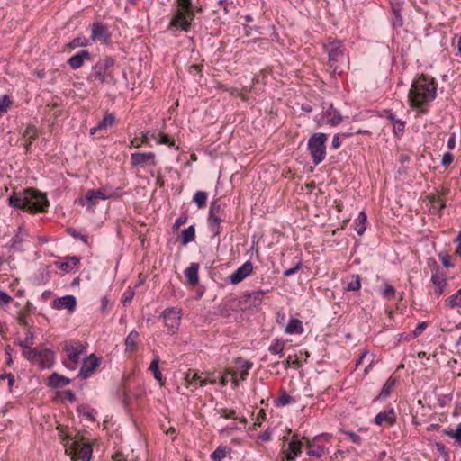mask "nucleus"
<instances>
[{"label": "nucleus", "instance_id": "obj_1", "mask_svg": "<svg viewBox=\"0 0 461 461\" xmlns=\"http://www.w3.org/2000/svg\"><path fill=\"white\" fill-rule=\"evenodd\" d=\"M437 89L438 83L433 77L423 73L417 75L408 93L410 107L420 114H427L437 97Z\"/></svg>", "mask_w": 461, "mask_h": 461}, {"label": "nucleus", "instance_id": "obj_2", "mask_svg": "<svg viewBox=\"0 0 461 461\" xmlns=\"http://www.w3.org/2000/svg\"><path fill=\"white\" fill-rule=\"evenodd\" d=\"M10 206L30 213L46 212L50 202L45 193L32 187L14 191L8 198Z\"/></svg>", "mask_w": 461, "mask_h": 461}, {"label": "nucleus", "instance_id": "obj_3", "mask_svg": "<svg viewBox=\"0 0 461 461\" xmlns=\"http://www.w3.org/2000/svg\"><path fill=\"white\" fill-rule=\"evenodd\" d=\"M57 429L67 454L71 455L73 459L91 460L93 447L90 443L84 442L82 438H72L71 435L65 433L66 429L61 425L58 426Z\"/></svg>", "mask_w": 461, "mask_h": 461}, {"label": "nucleus", "instance_id": "obj_4", "mask_svg": "<svg viewBox=\"0 0 461 461\" xmlns=\"http://www.w3.org/2000/svg\"><path fill=\"white\" fill-rule=\"evenodd\" d=\"M229 219L230 214L225 206H222L218 200L212 201L209 208L207 225L213 238L220 236L223 230L222 224L227 222Z\"/></svg>", "mask_w": 461, "mask_h": 461}, {"label": "nucleus", "instance_id": "obj_5", "mask_svg": "<svg viewBox=\"0 0 461 461\" xmlns=\"http://www.w3.org/2000/svg\"><path fill=\"white\" fill-rule=\"evenodd\" d=\"M194 19V7L192 0H176V12L170 21V26L188 29Z\"/></svg>", "mask_w": 461, "mask_h": 461}, {"label": "nucleus", "instance_id": "obj_6", "mask_svg": "<svg viewBox=\"0 0 461 461\" xmlns=\"http://www.w3.org/2000/svg\"><path fill=\"white\" fill-rule=\"evenodd\" d=\"M23 356L32 364L38 366L40 368H50L55 362V353L45 348H29L23 346Z\"/></svg>", "mask_w": 461, "mask_h": 461}, {"label": "nucleus", "instance_id": "obj_7", "mask_svg": "<svg viewBox=\"0 0 461 461\" xmlns=\"http://www.w3.org/2000/svg\"><path fill=\"white\" fill-rule=\"evenodd\" d=\"M62 350L65 353L62 364L65 367L75 370L82 357L86 353V347L79 340L70 339L65 341Z\"/></svg>", "mask_w": 461, "mask_h": 461}, {"label": "nucleus", "instance_id": "obj_8", "mask_svg": "<svg viewBox=\"0 0 461 461\" xmlns=\"http://www.w3.org/2000/svg\"><path fill=\"white\" fill-rule=\"evenodd\" d=\"M325 48L329 54L330 68L333 69L334 73L340 74L343 67L348 64V58L345 54L342 42L339 41H329Z\"/></svg>", "mask_w": 461, "mask_h": 461}, {"label": "nucleus", "instance_id": "obj_9", "mask_svg": "<svg viewBox=\"0 0 461 461\" xmlns=\"http://www.w3.org/2000/svg\"><path fill=\"white\" fill-rule=\"evenodd\" d=\"M327 140V134L322 132L314 133L308 140L307 147L315 166L321 163L326 158Z\"/></svg>", "mask_w": 461, "mask_h": 461}, {"label": "nucleus", "instance_id": "obj_10", "mask_svg": "<svg viewBox=\"0 0 461 461\" xmlns=\"http://www.w3.org/2000/svg\"><path fill=\"white\" fill-rule=\"evenodd\" d=\"M113 65L114 60L110 57L100 59L94 66L90 78L99 84L112 83L113 81V75L112 73Z\"/></svg>", "mask_w": 461, "mask_h": 461}, {"label": "nucleus", "instance_id": "obj_11", "mask_svg": "<svg viewBox=\"0 0 461 461\" xmlns=\"http://www.w3.org/2000/svg\"><path fill=\"white\" fill-rule=\"evenodd\" d=\"M304 447V440L299 434H293L287 444H283L279 456L281 461H294L300 456Z\"/></svg>", "mask_w": 461, "mask_h": 461}, {"label": "nucleus", "instance_id": "obj_12", "mask_svg": "<svg viewBox=\"0 0 461 461\" xmlns=\"http://www.w3.org/2000/svg\"><path fill=\"white\" fill-rule=\"evenodd\" d=\"M430 281L433 286L429 293L432 296L438 299L443 294L447 293V278L446 274L440 271L438 266L432 269Z\"/></svg>", "mask_w": 461, "mask_h": 461}, {"label": "nucleus", "instance_id": "obj_13", "mask_svg": "<svg viewBox=\"0 0 461 461\" xmlns=\"http://www.w3.org/2000/svg\"><path fill=\"white\" fill-rule=\"evenodd\" d=\"M160 318L164 321L165 327L173 333L178 330L182 319V310L177 307L166 308Z\"/></svg>", "mask_w": 461, "mask_h": 461}, {"label": "nucleus", "instance_id": "obj_14", "mask_svg": "<svg viewBox=\"0 0 461 461\" xmlns=\"http://www.w3.org/2000/svg\"><path fill=\"white\" fill-rule=\"evenodd\" d=\"M253 264L251 261H246L240 267H238L231 275L227 277V280L232 284L237 285L242 282L245 278L253 273Z\"/></svg>", "mask_w": 461, "mask_h": 461}, {"label": "nucleus", "instance_id": "obj_15", "mask_svg": "<svg viewBox=\"0 0 461 461\" xmlns=\"http://www.w3.org/2000/svg\"><path fill=\"white\" fill-rule=\"evenodd\" d=\"M131 163L134 167H145L148 165H156V155L154 152H134L131 155Z\"/></svg>", "mask_w": 461, "mask_h": 461}, {"label": "nucleus", "instance_id": "obj_16", "mask_svg": "<svg viewBox=\"0 0 461 461\" xmlns=\"http://www.w3.org/2000/svg\"><path fill=\"white\" fill-rule=\"evenodd\" d=\"M99 365L100 360L94 354H91L84 359L78 376L81 379H87L94 374Z\"/></svg>", "mask_w": 461, "mask_h": 461}, {"label": "nucleus", "instance_id": "obj_17", "mask_svg": "<svg viewBox=\"0 0 461 461\" xmlns=\"http://www.w3.org/2000/svg\"><path fill=\"white\" fill-rule=\"evenodd\" d=\"M449 193V188L442 187L438 194H430L428 195V200L431 203V208L437 211L438 214L441 215L442 211L446 208L445 196Z\"/></svg>", "mask_w": 461, "mask_h": 461}, {"label": "nucleus", "instance_id": "obj_18", "mask_svg": "<svg viewBox=\"0 0 461 461\" xmlns=\"http://www.w3.org/2000/svg\"><path fill=\"white\" fill-rule=\"evenodd\" d=\"M321 436H316L312 439L308 438L306 437H303L304 440V446L307 448V455L310 456L321 458L325 454V447L321 445L318 444V440Z\"/></svg>", "mask_w": 461, "mask_h": 461}, {"label": "nucleus", "instance_id": "obj_19", "mask_svg": "<svg viewBox=\"0 0 461 461\" xmlns=\"http://www.w3.org/2000/svg\"><path fill=\"white\" fill-rule=\"evenodd\" d=\"M396 412L393 408L380 411L375 418V423L380 427H391L396 422Z\"/></svg>", "mask_w": 461, "mask_h": 461}, {"label": "nucleus", "instance_id": "obj_20", "mask_svg": "<svg viewBox=\"0 0 461 461\" xmlns=\"http://www.w3.org/2000/svg\"><path fill=\"white\" fill-rule=\"evenodd\" d=\"M55 266L67 273L77 271L80 267V258L77 256H67L62 261L55 262Z\"/></svg>", "mask_w": 461, "mask_h": 461}, {"label": "nucleus", "instance_id": "obj_21", "mask_svg": "<svg viewBox=\"0 0 461 461\" xmlns=\"http://www.w3.org/2000/svg\"><path fill=\"white\" fill-rule=\"evenodd\" d=\"M52 306L57 310L67 309L68 312H72L76 310L77 299L74 295H65L55 299L52 302Z\"/></svg>", "mask_w": 461, "mask_h": 461}, {"label": "nucleus", "instance_id": "obj_22", "mask_svg": "<svg viewBox=\"0 0 461 461\" xmlns=\"http://www.w3.org/2000/svg\"><path fill=\"white\" fill-rule=\"evenodd\" d=\"M386 119L391 122L393 126V132L397 139H401L403 136L406 122L398 119L396 114L391 111L386 113Z\"/></svg>", "mask_w": 461, "mask_h": 461}, {"label": "nucleus", "instance_id": "obj_23", "mask_svg": "<svg viewBox=\"0 0 461 461\" xmlns=\"http://www.w3.org/2000/svg\"><path fill=\"white\" fill-rule=\"evenodd\" d=\"M234 370L237 372V375H240V380L245 381L249 375V370L253 366V363L249 360H246L240 357L235 358L234 360Z\"/></svg>", "mask_w": 461, "mask_h": 461}, {"label": "nucleus", "instance_id": "obj_24", "mask_svg": "<svg viewBox=\"0 0 461 461\" xmlns=\"http://www.w3.org/2000/svg\"><path fill=\"white\" fill-rule=\"evenodd\" d=\"M140 343V334L136 330H132L126 337L124 344H125V353L129 356L135 353L138 349V346Z\"/></svg>", "mask_w": 461, "mask_h": 461}, {"label": "nucleus", "instance_id": "obj_25", "mask_svg": "<svg viewBox=\"0 0 461 461\" xmlns=\"http://www.w3.org/2000/svg\"><path fill=\"white\" fill-rule=\"evenodd\" d=\"M85 60H90V53L83 50L70 57L68 64L72 69H77L83 66Z\"/></svg>", "mask_w": 461, "mask_h": 461}, {"label": "nucleus", "instance_id": "obj_26", "mask_svg": "<svg viewBox=\"0 0 461 461\" xmlns=\"http://www.w3.org/2000/svg\"><path fill=\"white\" fill-rule=\"evenodd\" d=\"M109 196L104 194L101 189H97V190L91 189L86 192L85 198L81 199L79 203L82 205H86V204L95 205V202L96 200H98V199L105 200Z\"/></svg>", "mask_w": 461, "mask_h": 461}, {"label": "nucleus", "instance_id": "obj_27", "mask_svg": "<svg viewBox=\"0 0 461 461\" xmlns=\"http://www.w3.org/2000/svg\"><path fill=\"white\" fill-rule=\"evenodd\" d=\"M141 134V137H135L131 140L129 145L130 149L140 148L143 145L149 144V140H157L156 132L146 131Z\"/></svg>", "mask_w": 461, "mask_h": 461}, {"label": "nucleus", "instance_id": "obj_28", "mask_svg": "<svg viewBox=\"0 0 461 461\" xmlns=\"http://www.w3.org/2000/svg\"><path fill=\"white\" fill-rule=\"evenodd\" d=\"M343 284L346 291L357 292L361 288V277L357 274L349 275L343 279Z\"/></svg>", "mask_w": 461, "mask_h": 461}, {"label": "nucleus", "instance_id": "obj_29", "mask_svg": "<svg viewBox=\"0 0 461 461\" xmlns=\"http://www.w3.org/2000/svg\"><path fill=\"white\" fill-rule=\"evenodd\" d=\"M71 380L56 372L52 373L48 379V386L52 388H61L69 384Z\"/></svg>", "mask_w": 461, "mask_h": 461}, {"label": "nucleus", "instance_id": "obj_30", "mask_svg": "<svg viewBox=\"0 0 461 461\" xmlns=\"http://www.w3.org/2000/svg\"><path fill=\"white\" fill-rule=\"evenodd\" d=\"M199 264L191 263V265L185 270V276L187 283L191 286H195L199 282Z\"/></svg>", "mask_w": 461, "mask_h": 461}, {"label": "nucleus", "instance_id": "obj_31", "mask_svg": "<svg viewBox=\"0 0 461 461\" xmlns=\"http://www.w3.org/2000/svg\"><path fill=\"white\" fill-rule=\"evenodd\" d=\"M200 378V374L198 371L194 369H188L185 374V386L186 388H192L194 392L196 388H198V382Z\"/></svg>", "mask_w": 461, "mask_h": 461}, {"label": "nucleus", "instance_id": "obj_32", "mask_svg": "<svg viewBox=\"0 0 461 461\" xmlns=\"http://www.w3.org/2000/svg\"><path fill=\"white\" fill-rule=\"evenodd\" d=\"M378 292L381 296L386 301H392L396 298L395 288L387 282H384L379 288Z\"/></svg>", "mask_w": 461, "mask_h": 461}, {"label": "nucleus", "instance_id": "obj_33", "mask_svg": "<svg viewBox=\"0 0 461 461\" xmlns=\"http://www.w3.org/2000/svg\"><path fill=\"white\" fill-rule=\"evenodd\" d=\"M325 118L327 123L330 126H337L342 122V116L340 113L334 109L332 106L326 111Z\"/></svg>", "mask_w": 461, "mask_h": 461}, {"label": "nucleus", "instance_id": "obj_34", "mask_svg": "<svg viewBox=\"0 0 461 461\" xmlns=\"http://www.w3.org/2000/svg\"><path fill=\"white\" fill-rule=\"evenodd\" d=\"M286 334H302L303 332V322L299 319L293 318L285 326Z\"/></svg>", "mask_w": 461, "mask_h": 461}, {"label": "nucleus", "instance_id": "obj_35", "mask_svg": "<svg viewBox=\"0 0 461 461\" xmlns=\"http://www.w3.org/2000/svg\"><path fill=\"white\" fill-rule=\"evenodd\" d=\"M28 234L23 228H19L14 237L12 239V247L17 250H23L22 244L26 241Z\"/></svg>", "mask_w": 461, "mask_h": 461}, {"label": "nucleus", "instance_id": "obj_36", "mask_svg": "<svg viewBox=\"0 0 461 461\" xmlns=\"http://www.w3.org/2000/svg\"><path fill=\"white\" fill-rule=\"evenodd\" d=\"M285 347V340L281 339H274L268 347V351L271 354L278 355L280 357L284 356V349Z\"/></svg>", "mask_w": 461, "mask_h": 461}, {"label": "nucleus", "instance_id": "obj_37", "mask_svg": "<svg viewBox=\"0 0 461 461\" xmlns=\"http://www.w3.org/2000/svg\"><path fill=\"white\" fill-rule=\"evenodd\" d=\"M367 216L364 211L360 212L355 221V230L359 236H362L366 230Z\"/></svg>", "mask_w": 461, "mask_h": 461}, {"label": "nucleus", "instance_id": "obj_38", "mask_svg": "<svg viewBox=\"0 0 461 461\" xmlns=\"http://www.w3.org/2000/svg\"><path fill=\"white\" fill-rule=\"evenodd\" d=\"M159 357L156 356L154 359L151 361L149 369L152 372L154 378L159 383L160 385H163L165 383V378L163 375L159 371L158 367Z\"/></svg>", "mask_w": 461, "mask_h": 461}, {"label": "nucleus", "instance_id": "obj_39", "mask_svg": "<svg viewBox=\"0 0 461 461\" xmlns=\"http://www.w3.org/2000/svg\"><path fill=\"white\" fill-rule=\"evenodd\" d=\"M366 358H368V365L365 368V374H367L369 370L373 367L375 364V356L373 354H369L368 351H364L361 356L359 357L358 360L356 363V368H358L363 363Z\"/></svg>", "mask_w": 461, "mask_h": 461}, {"label": "nucleus", "instance_id": "obj_40", "mask_svg": "<svg viewBox=\"0 0 461 461\" xmlns=\"http://www.w3.org/2000/svg\"><path fill=\"white\" fill-rule=\"evenodd\" d=\"M446 307L449 309L461 308V288L445 301Z\"/></svg>", "mask_w": 461, "mask_h": 461}, {"label": "nucleus", "instance_id": "obj_41", "mask_svg": "<svg viewBox=\"0 0 461 461\" xmlns=\"http://www.w3.org/2000/svg\"><path fill=\"white\" fill-rule=\"evenodd\" d=\"M195 238V228L194 226H189L187 229L181 233V242L183 245H186L193 241Z\"/></svg>", "mask_w": 461, "mask_h": 461}, {"label": "nucleus", "instance_id": "obj_42", "mask_svg": "<svg viewBox=\"0 0 461 461\" xmlns=\"http://www.w3.org/2000/svg\"><path fill=\"white\" fill-rule=\"evenodd\" d=\"M208 194L204 191H197L193 197V202L197 205L199 209H203L206 206V201Z\"/></svg>", "mask_w": 461, "mask_h": 461}, {"label": "nucleus", "instance_id": "obj_43", "mask_svg": "<svg viewBox=\"0 0 461 461\" xmlns=\"http://www.w3.org/2000/svg\"><path fill=\"white\" fill-rule=\"evenodd\" d=\"M295 399L290 396L285 391H282L277 399L276 400V403L277 407H284L290 403L295 402Z\"/></svg>", "mask_w": 461, "mask_h": 461}, {"label": "nucleus", "instance_id": "obj_44", "mask_svg": "<svg viewBox=\"0 0 461 461\" xmlns=\"http://www.w3.org/2000/svg\"><path fill=\"white\" fill-rule=\"evenodd\" d=\"M283 366L285 370L289 367L293 366L294 368H299L302 366V363L297 355H289L285 361H283Z\"/></svg>", "mask_w": 461, "mask_h": 461}, {"label": "nucleus", "instance_id": "obj_45", "mask_svg": "<svg viewBox=\"0 0 461 461\" xmlns=\"http://www.w3.org/2000/svg\"><path fill=\"white\" fill-rule=\"evenodd\" d=\"M217 414H219L223 419H231V420H237L238 415L234 409H228V408H216L215 409Z\"/></svg>", "mask_w": 461, "mask_h": 461}, {"label": "nucleus", "instance_id": "obj_46", "mask_svg": "<svg viewBox=\"0 0 461 461\" xmlns=\"http://www.w3.org/2000/svg\"><path fill=\"white\" fill-rule=\"evenodd\" d=\"M230 448L227 447H218L211 455V458L212 461H221L226 457Z\"/></svg>", "mask_w": 461, "mask_h": 461}, {"label": "nucleus", "instance_id": "obj_47", "mask_svg": "<svg viewBox=\"0 0 461 461\" xmlns=\"http://www.w3.org/2000/svg\"><path fill=\"white\" fill-rule=\"evenodd\" d=\"M114 114L106 113L103 120L98 122V128H101L102 130H106L112 127L114 124Z\"/></svg>", "mask_w": 461, "mask_h": 461}, {"label": "nucleus", "instance_id": "obj_48", "mask_svg": "<svg viewBox=\"0 0 461 461\" xmlns=\"http://www.w3.org/2000/svg\"><path fill=\"white\" fill-rule=\"evenodd\" d=\"M395 383H396V381L394 378H393V377L388 378L382 388L380 395L382 397H388L391 394L392 391L393 390V388L395 386Z\"/></svg>", "mask_w": 461, "mask_h": 461}, {"label": "nucleus", "instance_id": "obj_49", "mask_svg": "<svg viewBox=\"0 0 461 461\" xmlns=\"http://www.w3.org/2000/svg\"><path fill=\"white\" fill-rule=\"evenodd\" d=\"M110 39V34L108 31H92L91 41H104L107 42Z\"/></svg>", "mask_w": 461, "mask_h": 461}, {"label": "nucleus", "instance_id": "obj_50", "mask_svg": "<svg viewBox=\"0 0 461 461\" xmlns=\"http://www.w3.org/2000/svg\"><path fill=\"white\" fill-rule=\"evenodd\" d=\"M13 102L8 95H5L0 97V117L8 112Z\"/></svg>", "mask_w": 461, "mask_h": 461}, {"label": "nucleus", "instance_id": "obj_51", "mask_svg": "<svg viewBox=\"0 0 461 461\" xmlns=\"http://www.w3.org/2000/svg\"><path fill=\"white\" fill-rule=\"evenodd\" d=\"M67 231L71 237L82 240L85 244L88 243V236L85 233H82L80 230H77L74 228H68Z\"/></svg>", "mask_w": 461, "mask_h": 461}, {"label": "nucleus", "instance_id": "obj_52", "mask_svg": "<svg viewBox=\"0 0 461 461\" xmlns=\"http://www.w3.org/2000/svg\"><path fill=\"white\" fill-rule=\"evenodd\" d=\"M90 40L85 38V37H77L74 39L72 41H70L68 44V47L70 49H75L77 47H84L87 46L89 44Z\"/></svg>", "mask_w": 461, "mask_h": 461}, {"label": "nucleus", "instance_id": "obj_53", "mask_svg": "<svg viewBox=\"0 0 461 461\" xmlns=\"http://www.w3.org/2000/svg\"><path fill=\"white\" fill-rule=\"evenodd\" d=\"M158 136L159 137L158 140H156L158 144H165L169 147L175 146V140L172 138H170L167 134L159 132Z\"/></svg>", "mask_w": 461, "mask_h": 461}, {"label": "nucleus", "instance_id": "obj_54", "mask_svg": "<svg viewBox=\"0 0 461 461\" xmlns=\"http://www.w3.org/2000/svg\"><path fill=\"white\" fill-rule=\"evenodd\" d=\"M24 137L27 138V140L33 141L38 137V131L35 126L29 125L24 131Z\"/></svg>", "mask_w": 461, "mask_h": 461}, {"label": "nucleus", "instance_id": "obj_55", "mask_svg": "<svg viewBox=\"0 0 461 461\" xmlns=\"http://www.w3.org/2000/svg\"><path fill=\"white\" fill-rule=\"evenodd\" d=\"M438 258L445 267H454L455 265L452 262V257L450 255L444 252H440L438 254Z\"/></svg>", "mask_w": 461, "mask_h": 461}, {"label": "nucleus", "instance_id": "obj_56", "mask_svg": "<svg viewBox=\"0 0 461 461\" xmlns=\"http://www.w3.org/2000/svg\"><path fill=\"white\" fill-rule=\"evenodd\" d=\"M269 70L267 68L262 69L258 74L255 75L252 81L253 84L265 83Z\"/></svg>", "mask_w": 461, "mask_h": 461}, {"label": "nucleus", "instance_id": "obj_57", "mask_svg": "<svg viewBox=\"0 0 461 461\" xmlns=\"http://www.w3.org/2000/svg\"><path fill=\"white\" fill-rule=\"evenodd\" d=\"M447 435L455 438L461 445V423L458 424L456 430H451L447 432Z\"/></svg>", "mask_w": 461, "mask_h": 461}, {"label": "nucleus", "instance_id": "obj_58", "mask_svg": "<svg viewBox=\"0 0 461 461\" xmlns=\"http://www.w3.org/2000/svg\"><path fill=\"white\" fill-rule=\"evenodd\" d=\"M267 418V414L264 409H260L257 414L256 421L254 422L255 427H260L263 420Z\"/></svg>", "mask_w": 461, "mask_h": 461}, {"label": "nucleus", "instance_id": "obj_59", "mask_svg": "<svg viewBox=\"0 0 461 461\" xmlns=\"http://www.w3.org/2000/svg\"><path fill=\"white\" fill-rule=\"evenodd\" d=\"M133 296H134V291L130 288L127 289L122 294V303L124 305H126L128 303H130L132 300Z\"/></svg>", "mask_w": 461, "mask_h": 461}, {"label": "nucleus", "instance_id": "obj_60", "mask_svg": "<svg viewBox=\"0 0 461 461\" xmlns=\"http://www.w3.org/2000/svg\"><path fill=\"white\" fill-rule=\"evenodd\" d=\"M428 324L426 321H422L417 325V327L413 330V337H419L422 334V332L426 330Z\"/></svg>", "mask_w": 461, "mask_h": 461}, {"label": "nucleus", "instance_id": "obj_61", "mask_svg": "<svg viewBox=\"0 0 461 461\" xmlns=\"http://www.w3.org/2000/svg\"><path fill=\"white\" fill-rule=\"evenodd\" d=\"M345 434L348 437V438L355 444L360 445L362 442V438L359 435L352 431H347Z\"/></svg>", "mask_w": 461, "mask_h": 461}, {"label": "nucleus", "instance_id": "obj_62", "mask_svg": "<svg viewBox=\"0 0 461 461\" xmlns=\"http://www.w3.org/2000/svg\"><path fill=\"white\" fill-rule=\"evenodd\" d=\"M13 298L5 292L0 291V304L6 305L12 302Z\"/></svg>", "mask_w": 461, "mask_h": 461}, {"label": "nucleus", "instance_id": "obj_63", "mask_svg": "<svg viewBox=\"0 0 461 461\" xmlns=\"http://www.w3.org/2000/svg\"><path fill=\"white\" fill-rule=\"evenodd\" d=\"M301 267H302V263H301V261H298L294 267L286 269L284 272V276H290L295 274L298 270H300Z\"/></svg>", "mask_w": 461, "mask_h": 461}, {"label": "nucleus", "instance_id": "obj_64", "mask_svg": "<svg viewBox=\"0 0 461 461\" xmlns=\"http://www.w3.org/2000/svg\"><path fill=\"white\" fill-rule=\"evenodd\" d=\"M454 160V156L450 152H446L442 157V165L448 167Z\"/></svg>", "mask_w": 461, "mask_h": 461}]
</instances>
